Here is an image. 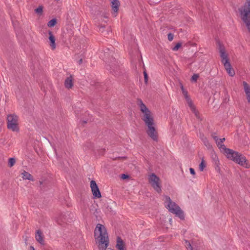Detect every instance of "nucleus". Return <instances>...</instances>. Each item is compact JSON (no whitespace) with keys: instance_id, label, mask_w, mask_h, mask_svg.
<instances>
[{"instance_id":"f257e3e1","label":"nucleus","mask_w":250,"mask_h":250,"mask_svg":"<svg viewBox=\"0 0 250 250\" xmlns=\"http://www.w3.org/2000/svg\"><path fill=\"white\" fill-rule=\"evenodd\" d=\"M137 104L140 107L141 111L143 113L142 119L148 127L147 134L153 140L157 141L158 133L154 126L155 123L151 112L143 103L141 99H138Z\"/></svg>"},{"instance_id":"f03ea898","label":"nucleus","mask_w":250,"mask_h":250,"mask_svg":"<svg viewBox=\"0 0 250 250\" xmlns=\"http://www.w3.org/2000/svg\"><path fill=\"white\" fill-rule=\"evenodd\" d=\"M104 56L106 59L105 61L109 63L106 69L115 76L119 75L121 73L120 68L118 62L115 59V57L117 55L114 53V48L113 47H111L110 49L106 48L104 51Z\"/></svg>"},{"instance_id":"7ed1b4c3","label":"nucleus","mask_w":250,"mask_h":250,"mask_svg":"<svg viewBox=\"0 0 250 250\" xmlns=\"http://www.w3.org/2000/svg\"><path fill=\"white\" fill-rule=\"evenodd\" d=\"M94 236L98 247L102 250H105L109 244V239L105 227L98 224L94 230Z\"/></svg>"},{"instance_id":"20e7f679","label":"nucleus","mask_w":250,"mask_h":250,"mask_svg":"<svg viewBox=\"0 0 250 250\" xmlns=\"http://www.w3.org/2000/svg\"><path fill=\"white\" fill-rule=\"evenodd\" d=\"M220 147H222L221 151H224V152L226 154V157L228 159L244 167L245 165H247V160L245 156L243 154L238 152L234 151L231 149L227 148L225 145L221 146Z\"/></svg>"},{"instance_id":"39448f33","label":"nucleus","mask_w":250,"mask_h":250,"mask_svg":"<svg viewBox=\"0 0 250 250\" xmlns=\"http://www.w3.org/2000/svg\"><path fill=\"white\" fill-rule=\"evenodd\" d=\"M241 19L250 32V0H246L244 5L238 9Z\"/></svg>"},{"instance_id":"423d86ee","label":"nucleus","mask_w":250,"mask_h":250,"mask_svg":"<svg viewBox=\"0 0 250 250\" xmlns=\"http://www.w3.org/2000/svg\"><path fill=\"white\" fill-rule=\"evenodd\" d=\"M7 128L12 130L13 131L18 132L19 128L18 126V117L13 114L7 116Z\"/></svg>"},{"instance_id":"0eeeda50","label":"nucleus","mask_w":250,"mask_h":250,"mask_svg":"<svg viewBox=\"0 0 250 250\" xmlns=\"http://www.w3.org/2000/svg\"><path fill=\"white\" fill-rule=\"evenodd\" d=\"M148 180L154 189L158 193H160L161 188L159 182L160 178L155 173H152L149 176Z\"/></svg>"},{"instance_id":"6e6552de","label":"nucleus","mask_w":250,"mask_h":250,"mask_svg":"<svg viewBox=\"0 0 250 250\" xmlns=\"http://www.w3.org/2000/svg\"><path fill=\"white\" fill-rule=\"evenodd\" d=\"M90 188L94 198H100L102 197L99 188L95 181H91Z\"/></svg>"},{"instance_id":"1a4fd4ad","label":"nucleus","mask_w":250,"mask_h":250,"mask_svg":"<svg viewBox=\"0 0 250 250\" xmlns=\"http://www.w3.org/2000/svg\"><path fill=\"white\" fill-rule=\"evenodd\" d=\"M166 201L168 202V204L166 206V207L167 209H168V210L170 212L172 213H173V211L172 210V209H173L176 210V209L179 208V206L178 205H177L175 202L172 201L169 197H166Z\"/></svg>"},{"instance_id":"9d476101","label":"nucleus","mask_w":250,"mask_h":250,"mask_svg":"<svg viewBox=\"0 0 250 250\" xmlns=\"http://www.w3.org/2000/svg\"><path fill=\"white\" fill-rule=\"evenodd\" d=\"M218 49L220 57L221 58V62H224L226 60H229L228 58V55L226 53L225 47L220 42H218Z\"/></svg>"},{"instance_id":"9b49d317","label":"nucleus","mask_w":250,"mask_h":250,"mask_svg":"<svg viewBox=\"0 0 250 250\" xmlns=\"http://www.w3.org/2000/svg\"><path fill=\"white\" fill-rule=\"evenodd\" d=\"M111 6L113 11V15L116 17L119 11L120 2L118 0H110Z\"/></svg>"},{"instance_id":"f8f14e48","label":"nucleus","mask_w":250,"mask_h":250,"mask_svg":"<svg viewBox=\"0 0 250 250\" xmlns=\"http://www.w3.org/2000/svg\"><path fill=\"white\" fill-rule=\"evenodd\" d=\"M48 39L49 40L50 46H51V49L54 50L56 48L55 38L53 35L52 31L50 30L48 31Z\"/></svg>"},{"instance_id":"ddd939ff","label":"nucleus","mask_w":250,"mask_h":250,"mask_svg":"<svg viewBox=\"0 0 250 250\" xmlns=\"http://www.w3.org/2000/svg\"><path fill=\"white\" fill-rule=\"evenodd\" d=\"M35 238L37 241H38L41 245H44V241L43 239V235L41 230L38 229L36 232Z\"/></svg>"},{"instance_id":"4468645a","label":"nucleus","mask_w":250,"mask_h":250,"mask_svg":"<svg viewBox=\"0 0 250 250\" xmlns=\"http://www.w3.org/2000/svg\"><path fill=\"white\" fill-rule=\"evenodd\" d=\"M56 221L60 225H62V223H66L69 221L65 213H61Z\"/></svg>"},{"instance_id":"2eb2a0df","label":"nucleus","mask_w":250,"mask_h":250,"mask_svg":"<svg viewBox=\"0 0 250 250\" xmlns=\"http://www.w3.org/2000/svg\"><path fill=\"white\" fill-rule=\"evenodd\" d=\"M181 89L182 90V93L187 102V103L189 106H192V102L191 99L190 98V97L188 96V91L184 89L183 86L182 85L181 86Z\"/></svg>"},{"instance_id":"dca6fc26","label":"nucleus","mask_w":250,"mask_h":250,"mask_svg":"<svg viewBox=\"0 0 250 250\" xmlns=\"http://www.w3.org/2000/svg\"><path fill=\"white\" fill-rule=\"evenodd\" d=\"M64 85L66 88L69 89L71 88L73 86V77L72 75H70L69 77H67L64 81Z\"/></svg>"},{"instance_id":"f3484780","label":"nucleus","mask_w":250,"mask_h":250,"mask_svg":"<svg viewBox=\"0 0 250 250\" xmlns=\"http://www.w3.org/2000/svg\"><path fill=\"white\" fill-rule=\"evenodd\" d=\"M172 210L173 211V214H175V215L177 217H178L180 219L184 220L185 218V215L183 211L179 207V208L176 209V210L172 209Z\"/></svg>"},{"instance_id":"a211bd4d","label":"nucleus","mask_w":250,"mask_h":250,"mask_svg":"<svg viewBox=\"0 0 250 250\" xmlns=\"http://www.w3.org/2000/svg\"><path fill=\"white\" fill-rule=\"evenodd\" d=\"M21 175L22 178L24 180H28L31 181H33L34 180L33 176L29 172H26L25 170H24L23 172L21 173Z\"/></svg>"},{"instance_id":"6ab92c4d","label":"nucleus","mask_w":250,"mask_h":250,"mask_svg":"<svg viewBox=\"0 0 250 250\" xmlns=\"http://www.w3.org/2000/svg\"><path fill=\"white\" fill-rule=\"evenodd\" d=\"M245 92L246 93L247 98L250 97V86L249 84L245 81L243 82Z\"/></svg>"},{"instance_id":"aec40b11","label":"nucleus","mask_w":250,"mask_h":250,"mask_svg":"<svg viewBox=\"0 0 250 250\" xmlns=\"http://www.w3.org/2000/svg\"><path fill=\"white\" fill-rule=\"evenodd\" d=\"M117 248H121L122 247H125V244L123 240L120 237H118L117 240V244L116 245Z\"/></svg>"},{"instance_id":"412c9836","label":"nucleus","mask_w":250,"mask_h":250,"mask_svg":"<svg viewBox=\"0 0 250 250\" xmlns=\"http://www.w3.org/2000/svg\"><path fill=\"white\" fill-rule=\"evenodd\" d=\"M216 135V133H212L211 134V137L215 141L217 146L219 147V148L220 149V150H221V148H222V147H220V146H221L224 145V144H220V142H218V138Z\"/></svg>"},{"instance_id":"4be33fe9","label":"nucleus","mask_w":250,"mask_h":250,"mask_svg":"<svg viewBox=\"0 0 250 250\" xmlns=\"http://www.w3.org/2000/svg\"><path fill=\"white\" fill-rule=\"evenodd\" d=\"M212 158L215 163V165L217 166V167H218V165L219 164V159H218V158L217 155L215 153L212 154Z\"/></svg>"},{"instance_id":"5701e85b","label":"nucleus","mask_w":250,"mask_h":250,"mask_svg":"<svg viewBox=\"0 0 250 250\" xmlns=\"http://www.w3.org/2000/svg\"><path fill=\"white\" fill-rule=\"evenodd\" d=\"M57 23V20L56 19H53L48 21L47 23V26L49 27L54 26Z\"/></svg>"},{"instance_id":"b1692460","label":"nucleus","mask_w":250,"mask_h":250,"mask_svg":"<svg viewBox=\"0 0 250 250\" xmlns=\"http://www.w3.org/2000/svg\"><path fill=\"white\" fill-rule=\"evenodd\" d=\"M203 141L204 142V145L206 146V147L208 149H211L212 148L211 145L210 144V143L209 142V141H208V140L206 138H205L204 139H203Z\"/></svg>"},{"instance_id":"393cba45","label":"nucleus","mask_w":250,"mask_h":250,"mask_svg":"<svg viewBox=\"0 0 250 250\" xmlns=\"http://www.w3.org/2000/svg\"><path fill=\"white\" fill-rule=\"evenodd\" d=\"M206 167V164L205 163V161L203 159H202V161L201 163L199 165V169L201 171H203L204 169V168Z\"/></svg>"},{"instance_id":"a878e982","label":"nucleus","mask_w":250,"mask_h":250,"mask_svg":"<svg viewBox=\"0 0 250 250\" xmlns=\"http://www.w3.org/2000/svg\"><path fill=\"white\" fill-rule=\"evenodd\" d=\"M191 110H192V111L195 114V115L196 116V117L198 118H199V112L196 110L195 109V106L194 105V104H192V106H189Z\"/></svg>"},{"instance_id":"bb28decb","label":"nucleus","mask_w":250,"mask_h":250,"mask_svg":"<svg viewBox=\"0 0 250 250\" xmlns=\"http://www.w3.org/2000/svg\"><path fill=\"white\" fill-rule=\"evenodd\" d=\"M15 159L14 158H10L8 160V166L11 167L15 165Z\"/></svg>"},{"instance_id":"cd10ccee","label":"nucleus","mask_w":250,"mask_h":250,"mask_svg":"<svg viewBox=\"0 0 250 250\" xmlns=\"http://www.w3.org/2000/svg\"><path fill=\"white\" fill-rule=\"evenodd\" d=\"M222 63L224 64L225 69H228L229 68H232L231 64L229 62V60H226L225 62H222Z\"/></svg>"},{"instance_id":"c85d7f7f","label":"nucleus","mask_w":250,"mask_h":250,"mask_svg":"<svg viewBox=\"0 0 250 250\" xmlns=\"http://www.w3.org/2000/svg\"><path fill=\"white\" fill-rule=\"evenodd\" d=\"M35 12L39 15H41L43 12V6L41 5L39 6L37 8L35 9Z\"/></svg>"},{"instance_id":"c756f323","label":"nucleus","mask_w":250,"mask_h":250,"mask_svg":"<svg viewBox=\"0 0 250 250\" xmlns=\"http://www.w3.org/2000/svg\"><path fill=\"white\" fill-rule=\"evenodd\" d=\"M228 74L231 76L232 77L235 75V72L234 69L232 68H229V69H226Z\"/></svg>"},{"instance_id":"7c9ffc66","label":"nucleus","mask_w":250,"mask_h":250,"mask_svg":"<svg viewBox=\"0 0 250 250\" xmlns=\"http://www.w3.org/2000/svg\"><path fill=\"white\" fill-rule=\"evenodd\" d=\"M185 246L188 250H193V248L191 244L188 240H185Z\"/></svg>"},{"instance_id":"2f4dec72","label":"nucleus","mask_w":250,"mask_h":250,"mask_svg":"<svg viewBox=\"0 0 250 250\" xmlns=\"http://www.w3.org/2000/svg\"><path fill=\"white\" fill-rule=\"evenodd\" d=\"M143 74H144V76L145 83L146 84H147V82H148V75H147V72L146 71V70H145L144 71Z\"/></svg>"},{"instance_id":"473e14b6","label":"nucleus","mask_w":250,"mask_h":250,"mask_svg":"<svg viewBox=\"0 0 250 250\" xmlns=\"http://www.w3.org/2000/svg\"><path fill=\"white\" fill-rule=\"evenodd\" d=\"M182 43L181 42H178L176 44L175 46L172 48L173 51H177L181 46Z\"/></svg>"},{"instance_id":"72a5a7b5","label":"nucleus","mask_w":250,"mask_h":250,"mask_svg":"<svg viewBox=\"0 0 250 250\" xmlns=\"http://www.w3.org/2000/svg\"><path fill=\"white\" fill-rule=\"evenodd\" d=\"M198 78L199 75L197 74H194L191 77V80L194 82H196Z\"/></svg>"},{"instance_id":"f704fd0d","label":"nucleus","mask_w":250,"mask_h":250,"mask_svg":"<svg viewBox=\"0 0 250 250\" xmlns=\"http://www.w3.org/2000/svg\"><path fill=\"white\" fill-rule=\"evenodd\" d=\"M167 39L169 41H171L173 39V35L169 33L167 35Z\"/></svg>"},{"instance_id":"c9c22d12","label":"nucleus","mask_w":250,"mask_h":250,"mask_svg":"<svg viewBox=\"0 0 250 250\" xmlns=\"http://www.w3.org/2000/svg\"><path fill=\"white\" fill-rule=\"evenodd\" d=\"M189 171H190V172L191 174H192L193 175H195V171L194 169L193 168H189Z\"/></svg>"},{"instance_id":"e433bc0d","label":"nucleus","mask_w":250,"mask_h":250,"mask_svg":"<svg viewBox=\"0 0 250 250\" xmlns=\"http://www.w3.org/2000/svg\"><path fill=\"white\" fill-rule=\"evenodd\" d=\"M129 177L128 175H127V174H122V176H121V178L123 179H126V178H128Z\"/></svg>"},{"instance_id":"4c0bfd02","label":"nucleus","mask_w":250,"mask_h":250,"mask_svg":"<svg viewBox=\"0 0 250 250\" xmlns=\"http://www.w3.org/2000/svg\"><path fill=\"white\" fill-rule=\"evenodd\" d=\"M225 141V138L218 139V142H220V144H223V143Z\"/></svg>"},{"instance_id":"58836bf2","label":"nucleus","mask_w":250,"mask_h":250,"mask_svg":"<svg viewBox=\"0 0 250 250\" xmlns=\"http://www.w3.org/2000/svg\"><path fill=\"white\" fill-rule=\"evenodd\" d=\"M104 26H101L100 27V31H101L102 32H103V30L104 29Z\"/></svg>"},{"instance_id":"ea45409f","label":"nucleus","mask_w":250,"mask_h":250,"mask_svg":"<svg viewBox=\"0 0 250 250\" xmlns=\"http://www.w3.org/2000/svg\"><path fill=\"white\" fill-rule=\"evenodd\" d=\"M83 63V59H80L79 61H78V63L79 64H81Z\"/></svg>"},{"instance_id":"a19ab883","label":"nucleus","mask_w":250,"mask_h":250,"mask_svg":"<svg viewBox=\"0 0 250 250\" xmlns=\"http://www.w3.org/2000/svg\"><path fill=\"white\" fill-rule=\"evenodd\" d=\"M118 250H126L125 247H122L121 248H117Z\"/></svg>"},{"instance_id":"79ce46f5","label":"nucleus","mask_w":250,"mask_h":250,"mask_svg":"<svg viewBox=\"0 0 250 250\" xmlns=\"http://www.w3.org/2000/svg\"><path fill=\"white\" fill-rule=\"evenodd\" d=\"M30 250H35V249L33 246H31L30 247Z\"/></svg>"},{"instance_id":"37998d69","label":"nucleus","mask_w":250,"mask_h":250,"mask_svg":"<svg viewBox=\"0 0 250 250\" xmlns=\"http://www.w3.org/2000/svg\"><path fill=\"white\" fill-rule=\"evenodd\" d=\"M87 122H88V120H87V121H83V122H83V124H86V123H87Z\"/></svg>"},{"instance_id":"c03bdc74","label":"nucleus","mask_w":250,"mask_h":250,"mask_svg":"<svg viewBox=\"0 0 250 250\" xmlns=\"http://www.w3.org/2000/svg\"><path fill=\"white\" fill-rule=\"evenodd\" d=\"M247 100H248V102L250 103V97L247 98Z\"/></svg>"},{"instance_id":"a18cd8bd","label":"nucleus","mask_w":250,"mask_h":250,"mask_svg":"<svg viewBox=\"0 0 250 250\" xmlns=\"http://www.w3.org/2000/svg\"><path fill=\"white\" fill-rule=\"evenodd\" d=\"M43 184V182L42 181H40V186Z\"/></svg>"},{"instance_id":"49530a36","label":"nucleus","mask_w":250,"mask_h":250,"mask_svg":"<svg viewBox=\"0 0 250 250\" xmlns=\"http://www.w3.org/2000/svg\"><path fill=\"white\" fill-rule=\"evenodd\" d=\"M201 3H202V2H199V5H201Z\"/></svg>"}]
</instances>
